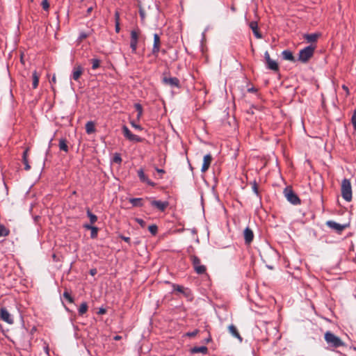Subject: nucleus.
Wrapping results in <instances>:
<instances>
[{
  "mask_svg": "<svg viewBox=\"0 0 356 356\" xmlns=\"http://www.w3.org/2000/svg\"><path fill=\"white\" fill-rule=\"evenodd\" d=\"M342 197L347 202H350L353 197L352 186L348 179H343L341 184Z\"/></svg>",
  "mask_w": 356,
  "mask_h": 356,
  "instance_id": "nucleus-1",
  "label": "nucleus"
},
{
  "mask_svg": "<svg viewBox=\"0 0 356 356\" xmlns=\"http://www.w3.org/2000/svg\"><path fill=\"white\" fill-rule=\"evenodd\" d=\"M325 340L329 346L339 348L344 346L343 341L332 332L327 331L325 333Z\"/></svg>",
  "mask_w": 356,
  "mask_h": 356,
  "instance_id": "nucleus-2",
  "label": "nucleus"
},
{
  "mask_svg": "<svg viewBox=\"0 0 356 356\" xmlns=\"http://www.w3.org/2000/svg\"><path fill=\"white\" fill-rule=\"evenodd\" d=\"M315 47L307 46L299 51L298 60L302 63L307 62L314 55Z\"/></svg>",
  "mask_w": 356,
  "mask_h": 356,
  "instance_id": "nucleus-3",
  "label": "nucleus"
},
{
  "mask_svg": "<svg viewBox=\"0 0 356 356\" xmlns=\"http://www.w3.org/2000/svg\"><path fill=\"white\" fill-rule=\"evenodd\" d=\"M190 259L196 273L202 275L206 273V266L201 264L200 259L197 256L191 255Z\"/></svg>",
  "mask_w": 356,
  "mask_h": 356,
  "instance_id": "nucleus-4",
  "label": "nucleus"
},
{
  "mask_svg": "<svg viewBox=\"0 0 356 356\" xmlns=\"http://www.w3.org/2000/svg\"><path fill=\"white\" fill-rule=\"evenodd\" d=\"M284 194L286 200L291 204L297 205L300 203V200L291 188H286L284 191Z\"/></svg>",
  "mask_w": 356,
  "mask_h": 356,
  "instance_id": "nucleus-5",
  "label": "nucleus"
},
{
  "mask_svg": "<svg viewBox=\"0 0 356 356\" xmlns=\"http://www.w3.org/2000/svg\"><path fill=\"white\" fill-rule=\"evenodd\" d=\"M122 133L124 136L130 141L133 142H141L142 138L131 132L127 127H122Z\"/></svg>",
  "mask_w": 356,
  "mask_h": 356,
  "instance_id": "nucleus-6",
  "label": "nucleus"
},
{
  "mask_svg": "<svg viewBox=\"0 0 356 356\" xmlns=\"http://www.w3.org/2000/svg\"><path fill=\"white\" fill-rule=\"evenodd\" d=\"M139 37V31L133 30L131 31L130 47L133 53H136L137 49L138 40Z\"/></svg>",
  "mask_w": 356,
  "mask_h": 356,
  "instance_id": "nucleus-7",
  "label": "nucleus"
},
{
  "mask_svg": "<svg viewBox=\"0 0 356 356\" xmlns=\"http://www.w3.org/2000/svg\"><path fill=\"white\" fill-rule=\"evenodd\" d=\"M264 58L268 69L273 71H277L279 67L276 61L272 60L270 57V54L268 51L264 53Z\"/></svg>",
  "mask_w": 356,
  "mask_h": 356,
  "instance_id": "nucleus-8",
  "label": "nucleus"
},
{
  "mask_svg": "<svg viewBox=\"0 0 356 356\" xmlns=\"http://www.w3.org/2000/svg\"><path fill=\"white\" fill-rule=\"evenodd\" d=\"M163 82L164 84L168 85L172 88H180V82L179 80L176 77H167L164 76L163 78Z\"/></svg>",
  "mask_w": 356,
  "mask_h": 356,
  "instance_id": "nucleus-9",
  "label": "nucleus"
},
{
  "mask_svg": "<svg viewBox=\"0 0 356 356\" xmlns=\"http://www.w3.org/2000/svg\"><path fill=\"white\" fill-rule=\"evenodd\" d=\"M326 225L337 233H341L347 227L346 225H341L332 220L327 221Z\"/></svg>",
  "mask_w": 356,
  "mask_h": 356,
  "instance_id": "nucleus-10",
  "label": "nucleus"
},
{
  "mask_svg": "<svg viewBox=\"0 0 356 356\" xmlns=\"http://www.w3.org/2000/svg\"><path fill=\"white\" fill-rule=\"evenodd\" d=\"M0 317L3 321L6 322L8 324L13 323V319L11 317V315L10 314L8 311L4 307L1 309Z\"/></svg>",
  "mask_w": 356,
  "mask_h": 356,
  "instance_id": "nucleus-11",
  "label": "nucleus"
},
{
  "mask_svg": "<svg viewBox=\"0 0 356 356\" xmlns=\"http://www.w3.org/2000/svg\"><path fill=\"white\" fill-rule=\"evenodd\" d=\"M83 72V68L80 65H76L72 70V77L74 81H78Z\"/></svg>",
  "mask_w": 356,
  "mask_h": 356,
  "instance_id": "nucleus-12",
  "label": "nucleus"
},
{
  "mask_svg": "<svg viewBox=\"0 0 356 356\" xmlns=\"http://www.w3.org/2000/svg\"><path fill=\"white\" fill-rule=\"evenodd\" d=\"M168 202L166 201L151 200V205L161 211H163L168 207Z\"/></svg>",
  "mask_w": 356,
  "mask_h": 356,
  "instance_id": "nucleus-13",
  "label": "nucleus"
},
{
  "mask_svg": "<svg viewBox=\"0 0 356 356\" xmlns=\"http://www.w3.org/2000/svg\"><path fill=\"white\" fill-rule=\"evenodd\" d=\"M212 161V156L210 154H206L203 159V163L202 165L201 171L205 172L209 168Z\"/></svg>",
  "mask_w": 356,
  "mask_h": 356,
  "instance_id": "nucleus-14",
  "label": "nucleus"
},
{
  "mask_svg": "<svg viewBox=\"0 0 356 356\" xmlns=\"http://www.w3.org/2000/svg\"><path fill=\"white\" fill-rule=\"evenodd\" d=\"M160 38L157 33H155L154 35V44L152 48V54L154 55H157L160 50Z\"/></svg>",
  "mask_w": 356,
  "mask_h": 356,
  "instance_id": "nucleus-15",
  "label": "nucleus"
},
{
  "mask_svg": "<svg viewBox=\"0 0 356 356\" xmlns=\"http://www.w3.org/2000/svg\"><path fill=\"white\" fill-rule=\"evenodd\" d=\"M243 234L245 243L248 244L250 243L254 238L252 231L249 227H247L245 229Z\"/></svg>",
  "mask_w": 356,
  "mask_h": 356,
  "instance_id": "nucleus-16",
  "label": "nucleus"
},
{
  "mask_svg": "<svg viewBox=\"0 0 356 356\" xmlns=\"http://www.w3.org/2000/svg\"><path fill=\"white\" fill-rule=\"evenodd\" d=\"M228 330L229 333L235 338L238 339L240 342H242L243 338L240 335L239 332L237 330V328L234 325H230L228 327Z\"/></svg>",
  "mask_w": 356,
  "mask_h": 356,
  "instance_id": "nucleus-17",
  "label": "nucleus"
},
{
  "mask_svg": "<svg viewBox=\"0 0 356 356\" xmlns=\"http://www.w3.org/2000/svg\"><path fill=\"white\" fill-rule=\"evenodd\" d=\"M138 175L141 181L147 183L149 186H154V183L150 181L147 176L145 175L143 169L138 170Z\"/></svg>",
  "mask_w": 356,
  "mask_h": 356,
  "instance_id": "nucleus-18",
  "label": "nucleus"
},
{
  "mask_svg": "<svg viewBox=\"0 0 356 356\" xmlns=\"http://www.w3.org/2000/svg\"><path fill=\"white\" fill-rule=\"evenodd\" d=\"M282 58L286 60L295 62L296 59L290 50H284L282 52Z\"/></svg>",
  "mask_w": 356,
  "mask_h": 356,
  "instance_id": "nucleus-19",
  "label": "nucleus"
},
{
  "mask_svg": "<svg viewBox=\"0 0 356 356\" xmlns=\"http://www.w3.org/2000/svg\"><path fill=\"white\" fill-rule=\"evenodd\" d=\"M319 35H320L318 33L305 34L304 35V38L308 42H315L317 40Z\"/></svg>",
  "mask_w": 356,
  "mask_h": 356,
  "instance_id": "nucleus-20",
  "label": "nucleus"
},
{
  "mask_svg": "<svg viewBox=\"0 0 356 356\" xmlns=\"http://www.w3.org/2000/svg\"><path fill=\"white\" fill-rule=\"evenodd\" d=\"M208 352V348L206 346H200V347H193L191 349V353H203L207 354Z\"/></svg>",
  "mask_w": 356,
  "mask_h": 356,
  "instance_id": "nucleus-21",
  "label": "nucleus"
},
{
  "mask_svg": "<svg viewBox=\"0 0 356 356\" xmlns=\"http://www.w3.org/2000/svg\"><path fill=\"white\" fill-rule=\"evenodd\" d=\"M86 131L88 134H92L95 131V123L89 121L86 124Z\"/></svg>",
  "mask_w": 356,
  "mask_h": 356,
  "instance_id": "nucleus-22",
  "label": "nucleus"
},
{
  "mask_svg": "<svg viewBox=\"0 0 356 356\" xmlns=\"http://www.w3.org/2000/svg\"><path fill=\"white\" fill-rule=\"evenodd\" d=\"M39 77H40V74L36 72V71H34L33 72V75H32V78H33V88H36L38 86V83H39Z\"/></svg>",
  "mask_w": 356,
  "mask_h": 356,
  "instance_id": "nucleus-23",
  "label": "nucleus"
},
{
  "mask_svg": "<svg viewBox=\"0 0 356 356\" xmlns=\"http://www.w3.org/2000/svg\"><path fill=\"white\" fill-rule=\"evenodd\" d=\"M59 149L65 152H68V146L67 145V141L64 138H61L59 140Z\"/></svg>",
  "mask_w": 356,
  "mask_h": 356,
  "instance_id": "nucleus-24",
  "label": "nucleus"
},
{
  "mask_svg": "<svg viewBox=\"0 0 356 356\" xmlns=\"http://www.w3.org/2000/svg\"><path fill=\"white\" fill-rule=\"evenodd\" d=\"M129 202L134 207H142L143 206V199L141 198H131L129 200Z\"/></svg>",
  "mask_w": 356,
  "mask_h": 356,
  "instance_id": "nucleus-25",
  "label": "nucleus"
},
{
  "mask_svg": "<svg viewBox=\"0 0 356 356\" xmlns=\"http://www.w3.org/2000/svg\"><path fill=\"white\" fill-rule=\"evenodd\" d=\"M88 310V305L86 302H83L81 303V305H80L79 308V314L80 315H83L85 313H86Z\"/></svg>",
  "mask_w": 356,
  "mask_h": 356,
  "instance_id": "nucleus-26",
  "label": "nucleus"
},
{
  "mask_svg": "<svg viewBox=\"0 0 356 356\" xmlns=\"http://www.w3.org/2000/svg\"><path fill=\"white\" fill-rule=\"evenodd\" d=\"M9 234V230L3 225L0 224V237L6 236Z\"/></svg>",
  "mask_w": 356,
  "mask_h": 356,
  "instance_id": "nucleus-27",
  "label": "nucleus"
},
{
  "mask_svg": "<svg viewBox=\"0 0 356 356\" xmlns=\"http://www.w3.org/2000/svg\"><path fill=\"white\" fill-rule=\"evenodd\" d=\"M87 216L90 218L91 224L95 223L97 220V217L95 214L92 213L90 210L87 211Z\"/></svg>",
  "mask_w": 356,
  "mask_h": 356,
  "instance_id": "nucleus-28",
  "label": "nucleus"
},
{
  "mask_svg": "<svg viewBox=\"0 0 356 356\" xmlns=\"http://www.w3.org/2000/svg\"><path fill=\"white\" fill-rule=\"evenodd\" d=\"M112 161L115 163L120 164L122 162V158L120 154L115 153L113 155V157L112 159Z\"/></svg>",
  "mask_w": 356,
  "mask_h": 356,
  "instance_id": "nucleus-29",
  "label": "nucleus"
},
{
  "mask_svg": "<svg viewBox=\"0 0 356 356\" xmlns=\"http://www.w3.org/2000/svg\"><path fill=\"white\" fill-rule=\"evenodd\" d=\"M91 63L92 65V68L93 70H96L97 68H98L99 67L100 61L99 59L93 58V59H92Z\"/></svg>",
  "mask_w": 356,
  "mask_h": 356,
  "instance_id": "nucleus-30",
  "label": "nucleus"
},
{
  "mask_svg": "<svg viewBox=\"0 0 356 356\" xmlns=\"http://www.w3.org/2000/svg\"><path fill=\"white\" fill-rule=\"evenodd\" d=\"M135 108H136V110L138 111L137 118H140V117L141 116V115L143 113L142 106L140 104H135Z\"/></svg>",
  "mask_w": 356,
  "mask_h": 356,
  "instance_id": "nucleus-31",
  "label": "nucleus"
},
{
  "mask_svg": "<svg viewBox=\"0 0 356 356\" xmlns=\"http://www.w3.org/2000/svg\"><path fill=\"white\" fill-rule=\"evenodd\" d=\"M148 229L151 234L155 235L157 233L158 228L156 225H152L149 226Z\"/></svg>",
  "mask_w": 356,
  "mask_h": 356,
  "instance_id": "nucleus-32",
  "label": "nucleus"
},
{
  "mask_svg": "<svg viewBox=\"0 0 356 356\" xmlns=\"http://www.w3.org/2000/svg\"><path fill=\"white\" fill-rule=\"evenodd\" d=\"M90 237L95 238L97 236L98 228L96 227H92L91 229Z\"/></svg>",
  "mask_w": 356,
  "mask_h": 356,
  "instance_id": "nucleus-33",
  "label": "nucleus"
},
{
  "mask_svg": "<svg viewBox=\"0 0 356 356\" xmlns=\"http://www.w3.org/2000/svg\"><path fill=\"white\" fill-rule=\"evenodd\" d=\"M63 297L67 300H68L70 302H73L74 300L72 298V297L71 296V295L69 293V292L67 291H65L64 293H63Z\"/></svg>",
  "mask_w": 356,
  "mask_h": 356,
  "instance_id": "nucleus-34",
  "label": "nucleus"
},
{
  "mask_svg": "<svg viewBox=\"0 0 356 356\" xmlns=\"http://www.w3.org/2000/svg\"><path fill=\"white\" fill-rule=\"evenodd\" d=\"M250 28L252 30V32L257 31L258 29L257 22L255 21L251 22L250 23Z\"/></svg>",
  "mask_w": 356,
  "mask_h": 356,
  "instance_id": "nucleus-35",
  "label": "nucleus"
},
{
  "mask_svg": "<svg viewBox=\"0 0 356 356\" xmlns=\"http://www.w3.org/2000/svg\"><path fill=\"white\" fill-rule=\"evenodd\" d=\"M42 7L44 10H48L49 8V3L47 0H42Z\"/></svg>",
  "mask_w": 356,
  "mask_h": 356,
  "instance_id": "nucleus-36",
  "label": "nucleus"
},
{
  "mask_svg": "<svg viewBox=\"0 0 356 356\" xmlns=\"http://www.w3.org/2000/svg\"><path fill=\"white\" fill-rule=\"evenodd\" d=\"M351 122L354 129L356 130V111H355V112L353 113V115L351 118Z\"/></svg>",
  "mask_w": 356,
  "mask_h": 356,
  "instance_id": "nucleus-37",
  "label": "nucleus"
},
{
  "mask_svg": "<svg viewBox=\"0 0 356 356\" xmlns=\"http://www.w3.org/2000/svg\"><path fill=\"white\" fill-rule=\"evenodd\" d=\"M198 332H199L198 330H195L193 332H187L186 334V336L189 337H193L196 336Z\"/></svg>",
  "mask_w": 356,
  "mask_h": 356,
  "instance_id": "nucleus-38",
  "label": "nucleus"
},
{
  "mask_svg": "<svg viewBox=\"0 0 356 356\" xmlns=\"http://www.w3.org/2000/svg\"><path fill=\"white\" fill-rule=\"evenodd\" d=\"M23 160V163L24 164V169L26 170H29L31 169V166L29 163V161H28V159H22Z\"/></svg>",
  "mask_w": 356,
  "mask_h": 356,
  "instance_id": "nucleus-39",
  "label": "nucleus"
},
{
  "mask_svg": "<svg viewBox=\"0 0 356 356\" xmlns=\"http://www.w3.org/2000/svg\"><path fill=\"white\" fill-rule=\"evenodd\" d=\"M131 124L133 127H134L136 129L141 131L143 129L142 127L139 124H136L134 122H131Z\"/></svg>",
  "mask_w": 356,
  "mask_h": 356,
  "instance_id": "nucleus-40",
  "label": "nucleus"
},
{
  "mask_svg": "<svg viewBox=\"0 0 356 356\" xmlns=\"http://www.w3.org/2000/svg\"><path fill=\"white\" fill-rule=\"evenodd\" d=\"M88 35L85 33H81L79 37V41H82L83 39L86 38Z\"/></svg>",
  "mask_w": 356,
  "mask_h": 356,
  "instance_id": "nucleus-41",
  "label": "nucleus"
},
{
  "mask_svg": "<svg viewBox=\"0 0 356 356\" xmlns=\"http://www.w3.org/2000/svg\"><path fill=\"white\" fill-rule=\"evenodd\" d=\"M136 221L140 224L142 227H144L145 225V222L143 219L140 218H136Z\"/></svg>",
  "mask_w": 356,
  "mask_h": 356,
  "instance_id": "nucleus-42",
  "label": "nucleus"
},
{
  "mask_svg": "<svg viewBox=\"0 0 356 356\" xmlns=\"http://www.w3.org/2000/svg\"><path fill=\"white\" fill-rule=\"evenodd\" d=\"M174 289L175 290H177V291H179V292H182L183 291V287L181 286H179V285H175L174 286Z\"/></svg>",
  "mask_w": 356,
  "mask_h": 356,
  "instance_id": "nucleus-43",
  "label": "nucleus"
},
{
  "mask_svg": "<svg viewBox=\"0 0 356 356\" xmlns=\"http://www.w3.org/2000/svg\"><path fill=\"white\" fill-rule=\"evenodd\" d=\"M254 36L257 38H262V35H261V33L258 31V29L255 31L253 32Z\"/></svg>",
  "mask_w": 356,
  "mask_h": 356,
  "instance_id": "nucleus-44",
  "label": "nucleus"
},
{
  "mask_svg": "<svg viewBox=\"0 0 356 356\" xmlns=\"http://www.w3.org/2000/svg\"><path fill=\"white\" fill-rule=\"evenodd\" d=\"M115 21L120 22V13L118 11L115 13Z\"/></svg>",
  "mask_w": 356,
  "mask_h": 356,
  "instance_id": "nucleus-45",
  "label": "nucleus"
},
{
  "mask_svg": "<svg viewBox=\"0 0 356 356\" xmlns=\"http://www.w3.org/2000/svg\"><path fill=\"white\" fill-rule=\"evenodd\" d=\"M342 88L344 91H346V95H349L350 94V92H349V89L346 86V85H343L342 86Z\"/></svg>",
  "mask_w": 356,
  "mask_h": 356,
  "instance_id": "nucleus-46",
  "label": "nucleus"
},
{
  "mask_svg": "<svg viewBox=\"0 0 356 356\" xmlns=\"http://www.w3.org/2000/svg\"><path fill=\"white\" fill-rule=\"evenodd\" d=\"M28 151H29V149H25V151L23 153V155H22V159H24L25 158L26 159H28Z\"/></svg>",
  "mask_w": 356,
  "mask_h": 356,
  "instance_id": "nucleus-47",
  "label": "nucleus"
},
{
  "mask_svg": "<svg viewBox=\"0 0 356 356\" xmlns=\"http://www.w3.org/2000/svg\"><path fill=\"white\" fill-rule=\"evenodd\" d=\"M120 22H116V23H115V31H116L117 33H119V32H120Z\"/></svg>",
  "mask_w": 356,
  "mask_h": 356,
  "instance_id": "nucleus-48",
  "label": "nucleus"
},
{
  "mask_svg": "<svg viewBox=\"0 0 356 356\" xmlns=\"http://www.w3.org/2000/svg\"><path fill=\"white\" fill-rule=\"evenodd\" d=\"M83 227L86 228V229H90V230L94 227L92 226L91 225L86 224V225H83Z\"/></svg>",
  "mask_w": 356,
  "mask_h": 356,
  "instance_id": "nucleus-49",
  "label": "nucleus"
},
{
  "mask_svg": "<svg viewBox=\"0 0 356 356\" xmlns=\"http://www.w3.org/2000/svg\"><path fill=\"white\" fill-rule=\"evenodd\" d=\"M122 240L124 241L129 243L130 242V238L127 236H122Z\"/></svg>",
  "mask_w": 356,
  "mask_h": 356,
  "instance_id": "nucleus-50",
  "label": "nucleus"
},
{
  "mask_svg": "<svg viewBox=\"0 0 356 356\" xmlns=\"http://www.w3.org/2000/svg\"><path fill=\"white\" fill-rule=\"evenodd\" d=\"M93 10V7L92 6H90L88 9H87V14H90Z\"/></svg>",
  "mask_w": 356,
  "mask_h": 356,
  "instance_id": "nucleus-51",
  "label": "nucleus"
},
{
  "mask_svg": "<svg viewBox=\"0 0 356 356\" xmlns=\"http://www.w3.org/2000/svg\"><path fill=\"white\" fill-rule=\"evenodd\" d=\"M90 273V274L92 275H95L97 273V270L96 269H91Z\"/></svg>",
  "mask_w": 356,
  "mask_h": 356,
  "instance_id": "nucleus-52",
  "label": "nucleus"
},
{
  "mask_svg": "<svg viewBox=\"0 0 356 356\" xmlns=\"http://www.w3.org/2000/svg\"><path fill=\"white\" fill-rule=\"evenodd\" d=\"M156 171L159 172V173H164L165 171L163 170V169H159V168H156Z\"/></svg>",
  "mask_w": 356,
  "mask_h": 356,
  "instance_id": "nucleus-53",
  "label": "nucleus"
},
{
  "mask_svg": "<svg viewBox=\"0 0 356 356\" xmlns=\"http://www.w3.org/2000/svg\"><path fill=\"white\" fill-rule=\"evenodd\" d=\"M52 140H53L52 138L50 139L49 144V147H48V149L47 151V154H48V152H49V149H50V147H51V143Z\"/></svg>",
  "mask_w": 356,
  "mask_h": 356,
  "instance_id": "nucleus-54",
  "label": "nucleus"
},
{
  "mask_svg": "<svg viewBox=\"0 0 356 356\" xmlns=\"http://www.w3.org/2000/svg\"><path fill=\"white\" fill-rule=\"evenodd\" d=\"M44 350H45L46 353L48 355V354H49V348H48V346H46L44 347Z\"/></svg>",
  "mask_w": 356,
  "mask_h": 356,
  "instance_id": "nucleus-55",
  "label": "nucleus"
},
{
  "mask_svg": "<svg viewBox=\"0 0 356 356\" xmlns=\"http://www.w3.org/2000/svg\"><path fill=\"white\" fill-rule=\"evenodd\" d=\"M121 339V337H120V336H115V337H114V339H115V340H119V339Z\"/></svg>",
  "mask_w": 356,
  "mask_h": 356,
  "instance_id": "nucleus-56",
  "label": "nucleus"
},
{
  "mask_svg": "<svg viewBox=\"0 0 356 356\" xmlns=\"http://www.w3.org/2000/svg\"><path fill=\"white\" fill-rule=\"evenodd\" d=\"M105 312V310L104 309H101L99 311L100 314H104Z\"/></svg>",
  "mask_w": 356,
  "mask_h": 356,
  "instance_id": "nucleus-57",
  "label": "nucleus"
},
{
  "mask_svg": "<svg viewBox=\"0 0 356 356\" xmlns=\"http://www.w3.org/2000/svg\"><path fill=\"white\" fill-rule=\"evenodd\" d=\"M52 82H54V83L56 82V77L54 76L52 78Z\"/></svg>",
  "mask_w": 356,
  "mask_h": 356,
  "instance_id": "nucleus-58",
  "label": "nucleus"
},
{
  "mask_svg": "<svg viewBox=\"0 0 356 356\" xmlns=\"http://www.w3.org/2000/svg\"><path fill=\"white\" fill-rule=\"evenodd\" d=\"M140 15H141L142 17H144V14L143 13H140Z\"/></svg>",
  "mask_w": 356,
  "mask_h": 356,
  "instance_id": "nucleus-59",
  "label": "nucleus"
}]
</instances>
